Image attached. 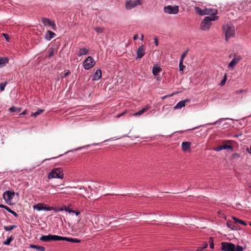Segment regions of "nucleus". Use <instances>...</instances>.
<instances>
[{
	"mask_svg": "<svg viewBox=\"0 0 251 251\" xmlns=\"http://www.w3.org/2000/svg\"><path fill=\"white\" fill-rule=\"evenodd\" d=\"M218 19V16L205 17L201 23L200 29L202 30H209L212 25V22L216 21Z\"/></svg>",
	"mask_w": 251,
	"mask_h": 251,
	"instance_id": "f257e3e1",
	"label": "nucleus"
},
{
	"mask_svg": "<svg viewBox=\"0 0 251 251\" xmlns=\"http://www.w3.org/2000/svg\"><path fill=\"white\" fill-rule=\"evenodd\" d=\"M221 249L224 251H243V248L239 245L235 246L232 243L222 242Z\"/></svg>",
	"mask_w": 251,
	"mask_h": 251,
	"instance_id": "f03ea898",
	"label": "nucleus"
},
{
	"mask_svg": "<svg viewBox=\"0 0 251 251\" xmlns=\"http://www.w3.org/2000/svg\"><path fill=\"white\" fill-rule=\"evenodd\" d=\"M64 174L62 169L60 168H57L52 169L48 175L49 179L53 178H63Z\"/></svg>",
	"mask_w": 251,
	"mask_h": 251,
	"instance_id": "7ed1b4c3",
	"label": "nucleus"
},
{
	"mask_svg": "<svg viewBox=\"0 0 251 251\" xmlns=\"http://www.w3.org/2000/svg\"><path fill=\"white\" fill-rule=\"evenodd\" d=\"M223 28L225 30L226 41H227L230 38L234 36L235 28L233 26L227 25L226 26H223Z\"/></svg>",
	"mask_w": 251,
	"mask_h": 251,
	"instance_id": "20e7f679",
	"label": "nucleus"
},
{
	"mask_svg": "<svg viewBox=\"0 0 251 251\" xmlns=\"http://www.w3.org/2000/svg\"><path fill=\"white\" fill-rule=\"evenodd\" d=\"M40 240L43 242H49L50 241H61V236L56 235L49 234L42 235Z\"/></svg>",
	"mask_w": 251,
	"mask_h": 251,
	"instance_id": "39448f33",
	"label": "nucleus"
},
{
	"mask_svg": "<svg viewBox=\"0 0 251 251\" xmlns=\"http://www.w3.org/2000/svg\"><path fill=\"white\" fill-rule=\"evenodd\" d=\"M95 63L93 57L89 56L83 61V66L85 70H88L94 66Z\"/></svg>",
	"mask_w": 251,
	"mask_h": 251,
	"instance_id": "423d86ee",
	"label": "nucleus"
},
{
	"mask_svg": "<svg viewBox=\"0 0 251 251\" xmlns=\"http://www.w3.org/2000/svg\"><path fill=\"white\" fill-rule=\"evenodd\" d=\"M34 209L37 210V211H50L52 208L51 206L44 203H38L33 206Z\"/></svg>",
	"mask_w": 251,
	"mask_h": 251,
	"instance_id": "0eeeda50",
	"label": "nucleus"
},
{
	"mask_svg": "<svg viewBox=\"0 0 251 251\" xmlns=\"http://www.w3.org/2000/svg\"><path fill=\"white\" fill-rule=\"evenodd\" d=\"M142 4L141 0H129L126 3V7L127 9H131L132 8L140 5Z\"/></svg>",
	"mask_w": 251,
	"mask_h": 251,
	"instance_id": "6e6552de",
	"label": "nucleus"
},
{
	"mask_svg": "<svg viewBox=\"0 0 251 251\" xmlns=\"http://www.w3.org/2000/svg\"><path fill=\"white\" fill-rule=\"evenodd\" d=\"M178 11L177 6L168 5L164 8V11L166 13L176 14L178 12Z\"/></svg>",
	"mask_w": 251,
	"mask_h": 251,
	"instance_id": "1a4fd4ad",
	"label": "nucleus"
},
{
	"mask_svg": "<svg viewBox=\"0 0 251 251\" xmlns=\"http://www.w3.org/2000/svg\"><path fill=\"white\" fill-rule=\"evenodd\" d=\"M14 195L15 194L14 192H11L9 191H6L3 194V198L6 202V203L9 204V202H10L13 198Z\"/></svg>",
	"mask_w": 251,
	"mask_h": 251,
	"instance_id": "9d476101",
	"label": "nucleus"
},
{
	"mask_svg": "<svg viewBox=\"0 0 251 251\" xmlns=\"http://www.w3.org/2000/svg\"><path fill=\"white\" fill-rule=\"evenodd\" d=\"M145 54V48L144 46L142 45L140 47H138L137 50V57L136 60L140 59L142 58L144 55Z\"/></svg>",
	"mask_w": 251,
	"mask_h": 251,
	"instance_id": "9b49d317",
	"label": "nucleus"
},
{
	"mask_svg": "<svg viewBox=\"0 0 251 251\" xmlns=\"http://www.w3.org/2000/svg\"><path fill=\"white\" fill-rule=\"evenodd\" d=\"M42 20L44 25L51 26L53 30H54L56 29V25L53 21H51L50 19L47 18H43Z\"/></svg>",
	"mask_w": 251,
	"mask_h": 251,
	"instance_id": "f8f14e48",
	"label": "nucleus"
},
{
	"mask_svg": "<svg viewBox=\"0 0 251 251\" xmlns=\"http://www.w3.org/2000/svg\"><path fill=\"white\" fill-rule=\"evenodd\" d=\"M204 13L205 15H210V16H217L216 15L217 14L218 11L217 9L212 8H204Z\"/></svg>",
	"mask_w": 251,
	"mask_h": 251,
	"instance_id": "ddd939ff",
	"label": "nucleus"
},
{
	"mask_svg": "<svg viewBox=\"0 0 251 251\" xmlns=\"http://www.w3.org/2000/svg\"><path fill=\"white\" fill-rule=\"evenodd\" d=\"M233 147L232 145H228L226 144H223V145L219 146L216 148H215L214 150V151H221L222 150H226V149H230L232 150Z\"/></svg>",
	"mask_w": 251,
	"mask_h": 251,
	"instance_id": "4468645a",
	"label": "nucleus"
},
{
	"mask_svg": "<svg viewBox=\"0 0 251 251\" xmlns=\"http://www.w3.org/2000/svg\"><path fill=\"white\" fill-rule=\"evenodd\" d=\"M191 143L190 142H183L182 143V150L184 151H189L191 150Z\"/></svg>",
	"mask_w": 251,
	"mask_h": 251,
	"instance_id": "2eb2a0df",
	"label": "nucleus"
},
{
	"mask_svg": "<svg viewBox=\"0 0 251 251\" xmlns=\"http://www.w3.org/2000/svg\"><path fill=\"white\" fill-rule=\"evenodd\" d=\"M61 241H66L71 243H80V240L77 238H69L61 236Z\"/></svg>",
	"mask_w": 251,
	"mask_h": 251,
	"instance_id": "dca6fc26",
	"label": "nucleus"
},
{
	"mask_svg": "<svg viewBox=\"0 0 251 251\" xmlns=\"http://www.w3.org/2000/svg\"><path fill=\"white\" fill-rule=\"evenodd\" d=\"M101 77V70L100 69H98L96 70L95 73L94 74L92 77V80H98Z\"/></svg>",
	"mask_w": 251,
	"mask_h": 251,
	"instance_id": "f3484780",
	"label": "nucleus"
},
{
	"mask_svg": "<svg viewBox=\"0 0 251 251\" xmlns=\"http://www.w3.org/2000/svg\"><path fill=\"white\" fill-rule=\"evenodd\" d=\"M56 36V34L50 30H48L45 36V39L46 40L50 41Z\"/></svg>",
	"mask_w": 251,
	"mask_h": 251,
	"instance_id": "a211bd4d",
	"label": "nucleus"
},
{
	"mask_svg": "<svg viewBox=\"0 0 251 251\" xmlns=\"http://www.w3.org/2000/svg\"><path fill=\"white\" fill-rule=\"evenodd\" d=\"M188 100H183L178 102L176 105L174 107L175 109H180L183 107L185 106V102L188 101Z\"/></svg>",
	"mask_w": 251,
	"mask_h": 251,
	"instance_id": "6ab92c4d",
	"label": "nucleus"
},
{
	"mask_svg": "<svg viewBox=\"0 0 251 251\" xmlns=\"http://www.w3.org/2000/svg\"><path fill=\"white\" fill-rule=\"evenodd\" d=\"M9 62V59L7 57H0V68L5 66Z\"/></svg>",
	"mask_w": 251,
	"mask_h": 251,
	"instance_id": "aec40b11",
	"label": "nucleus"
},
{
	"mask_svg": "<svg viewBox=\"0 0 251 251\" xmlns=\"http://www.w3.org/2000/svg\"><path fill=\"white\" fill-rule=\"evenodd\" d=\"M30 248L35 249L37 251H45L46 249L44 247L35 245H30Z\"/></svg>",
	"mask_w": 251,
	"mask_h": 251,
	"instance_id": "412c9836",
	"label": "nucleus"
},
{
	"mask_svg": "<svg viewBox=\"0 0 251 251\" xmlns=\"http://www.w3.org/2000/svg\"><path fill=\"white\" fill-rule=\"evenodd\" d=\"M162 71V69L159 66H153L152 68V74L154 75H157L158 74Z\"/></svg>",
	"mask_w": 251,
	"mask_h": 251,
	"instance_id": "4be33fe9",
	"label": "nucleus"
},
{
	"mask_svg": "<svg viewBox=\"0 0 251 251\" xmlns=\"http://www.w3.org/2000/svg\"><path fill=\"white\" fill-rule=\"evenodd\" d=\"M232 219L234 220V223L236 224L239 223L244 226H246L247 225V224L244 221L240 220L235 217H232Z\"/></svg>",
	"mask_w": 251,
	"mask_h": 251,
	"instance_id": "5701e85b",
	"label": "nucleus"
},
{
	"mask_svg": "<svg viewBox=\"0 0 251 251\" xmlns=\"http://www.w3.org/2000/svg\"><path fill=\"white\" fill-rule=\"evenodd\" d=\"M88 50L85 48H80L79 50L78 56H81L83 55H86L88 53Z\"/></svg>",
	"mask_w": 251,
	"mask_h": 251,
	"instance_id": "b1692460",
	"label": "nucleus"
},
{
	"mask_svg": "<svg viewBox=\"0 0 251 251\" xmlns=\"http://www.w3.org/2000/svg\"><path fill=\"white\" fill-rule=\"evenodd\" d=\"M148 109V107H145L143 109H142L141 110H140V111H139L138 112H136V113H135L134 114H133V116H140V115H142L145 112H146V111H147V110Z\"/></svg>",
	"mask_w": 251,
	"mask_h": 251,
	"instance_id": "393cba45",
	"label": "nucleus"
},
{
	"mask_svg": "<svg viewBox=\"0 0 251 251\" xmlns=\"http://www.w3.org/2000/svg\"><path fill=\"white\" fill-rule=\"evenodd\" d=\"M21 107H16L15 106H12L9 109V111L11 112H19L21 111Z\"/></svg>",
	"mask_w": 251,
	"mask_h": 251,
	"instance_id": "a878e982",
	"label": "nucleus"
},
{
	"mask_svg": "<svg viewBox=\"0 0 251 251\" xmlns=\"http://www.w3.org/2000/svg\"><path fill=\"white\" fill-rule=\"evenodd\" d=\"M196 13L200 15H204V9H201L200 7L196 6L195 7Z\"/></svg>",
	"mask_w": 251,
	"mask_h": 251,
	"instance_id": "bb28decb",
	"label": "nucleus"
},
{
	"mask_svg": "<svg viewBox=\"0 0 251 251\" xmlns=\"http://www.w3.org/2000/svg\"><path fill=\"white\" fill-rule=\"evenodd\" d=\"M65 210L66 211H68L69 213H75L76 216H78L80 214V212L78 211H75L68 207L66 208L65 207Z\"/></svg>",
	"mask_w": 251,
	"mask_h": 251,
	"instance_id": "cd10ccee",
	"label": "nucleus"
},
{
	"mask_svg": "<svg viewBox=\"0 0 251 251\" xmlns=\"http://www.w3.org/2000/svg\"><path fill=\"white\" fill-rule=\"evenodd\" d=\"M16 225H13V226H4L3 228L5 231H11L17 227Z\"/></svg>",
	"mask_w": 251,
	"mask_h": 251,
	"instance_id": "c85d7f7f",
	"label": "nucleus"
},
{
	"mask_svg": "<svg viewBox=\"0 0 251 251\" xmlns=\"http://www.w3.org/2000/svg\"><path fill=\"white\" fill-rule=\"evenodd\" d=\"M14 239V237L12 236L10 237H8L7 239L4 241L3 243L4 245H9L11 242V241Z\"/></svg>",
	"mask_w": 251,
	"mask_h": 251,
	"instance_id": "c756f323",
	"label": "nucleus"
},
{
	"mask_svg": "<svg viewBox=\"0 0 251 251\" xmlns=\"http://www.w3.org/2000/svg\"><path fill=\"white\" fill-rule=\"evenodd\" d=\"M44 111V109H38V110L36 112H35L34 113H32L31 115V116L35 117L40 115Z\"/></svg>",
	"mask_w": 251,
	"mask_h": 251,
	"instance_id": "7c9ffc66",
	"label": "nucleus"
},
{
	"mask_svg": "<svg viewBox=\"0 0 251 251\" xmlns=\"http://www.w3.org/2000/svg\"><path fill=\"white\" fill-rule=\"evenodd\" d=\"M236 64L237 63H236L235 61L233 60H232L228 65V68L229 69L230 68L233 69L235 67Z\"/></svg>",
	"mask_w": 251,
	"mask_h": 251,
	"instance_id": "2f4dec72",
	"label": "nucleus"
},
{
	"mask_svg": "<svg viewBox=\"0 0 251 251\" xmlns=\"http://www.w3.org/2000/svg\"><path fill=\"white\" fill-rule=\"evenodd\" d=\"M49 51H50V53H49V54L48 55V57L49 58H51L52 57H53L55 53V52H56L55 51V50L54 49H53V48H51L49 50Z\"/></svg>",
	"mask_w": 251,
	"mask_h": 251,
	"instance_id": "473e14b6",
	"label": "nucleus"
},
{
	"mask_svg": "<svg viewBox=\"0 0 251 251\" xmlns=\"http://www.w3.org/2000/svg\"><path fill=\"white\" fill-rule=\"evenodd\" d=\"M6 210L9 213L13 214L15 217H18V215L14 211L12 210L9 207H7Z\"/></svg>",
	"mask_w": 251,
	"mask_h": 251,
	"instance_id": "72a5a7b5",
	"label": "nucleus"
},
{
	"mask_svg": "<svg viewBox=\"0 0 251 251\" xmlns=\"http://www.w3.org/2000/svg\"><path fill=\"white\" fill-rule=\"evenodd\" d=\"M94 29H95V31L98 33H101L103 32V31L104 30V28L103 27H95Z\"/></svg>",
	"mask_w": 251,
	"mask_h": 251,
	"instance_id": "f704fd0d",
	"label": "nucleus"
},
{
	"mask_svg": "<svg viewBox=\"0 0 251 251\" xmlns=\"http://www.w3.org/2000/svg\"><path fill=\"white\" fill-rule=\"evenodd\" d=\"M242 59V57L240 55H234V58L232 60H234L236 63H238Z\"/></svg>",
	"mask_w": 251,
	"mask_h": 251,
	"instance_id": "c9c22d12",
	"label": "nucleus"
},
{
	"mask_svg": "<svg viewBox=\"0 0 251 251\" xmlns=\"http://www.w3.org/2000/svg\"><path fill=\"white\" fill-rule=\"evenodd\" d=\"M183 61H180L179 64V71L182 72H183L184 69L185 67V66L183 65Z\"/></svg>",
	"mask_w": 251,
	"mask_h": 251,
	"instance_id": "e433bc0d",
	"label": "nucleus"
},
{
	"mask_svg": "<svg viewBox=\"0 0 251 251\" xmlns=\"http://www.w3.org/2000/svg\"><path fill=\"white\" fill-rule=\"evenodd\" d=\"M226 76H227V74H225V75H224V78L222 79V80L221 81V83H220V85L221 86H223L226 83Z\"/></svg>",
	"mask_w": 251,
	"mask_h": 251,
	"instance_id": "4c0bfd02",
	"label": "nucleus"
},
{
	"mask_svg": "<svg viewBox=\"0 0 251 251\" xmlns=\"http://www.w3.org/2000/svg\"><path fill=\"white\" fill-rule=\"evenodd\" d=\"M189 50H187L186 51L184 52L181 55L180 61H183L184 58L185 57Z\"/></svg>",
	"mask_w": 251,
	"mask_h": 251,
	"instance_id": "58836bf2",
	"label": "nucleus"
},
{
	"mask_svg": "<svg viewBox=\"0 0 251 251\" xmlns=\"http://www.w3.org/2000/svg\"><path fill=\"white\" fill-rule=\"evenodd\" d=\"M7 84V82L4 83H1L0 84V90L1 91H2L4 90L5 86Z\"/></svg>",
	"mask_w": 251,
	"mask_h": 251,
	"instance_id": "ea45409f",
	"label": "nucleus"
},
{
	"mask_svg": "<svg viewBox=\"0 0 251 251\" xmlns=\"http://www.w3.org/2000/svg\"><path fill=\"white\" fill-rule=\"evenodd\" d=\"M207 247H208L207 243L204 242L202 244V247L200 249H198V251H201L202 250L207 248Z\"/></svg>",
	"mask_w": 251,
	"mask_h": 251,
	"instance_id": "a19ab883",
	"label": "nucleus"
},
{
	"mask_svg": "<svg viewBox=\"0 0 251 251\" xmlns=\"http://www.w3.org/2000/svg\"><path fill=\"white\" fill-rule=\"evenodd\" d=\"M2 35L4 37V38L6 41L9 42L10 39H9V35L8 34L3 33L2 34Z\"/></svg>",
	"mask_w": 251,
	"mask_h": 251,
	"instance_id": "79ce46f5",
	"label": "nucleus"
},
{
	"mask_svg": "<svg viewBox=\"0 0 251 251\" xmlns=\"http://www.w3.org/2000/svg\"><path fill=\"white\" fill-rule=\"evenodd\" d=\"M227 226L229 227V228H230L231 229H232V230H235L236 229V227L235 226H234V225H232L231 224H229L228 223H227Z\"/></svg>",
	"mask_w": 251,
	"mask_h": 251,
	"instance_id": "37998d69",
	"label": "nucleus"
},
{
	"mask_svg": "<svg viewBox=\"0 0 251 251\" xmlns=\"http://www.w3.org/2000/svg\"><path fill=\"white\" fill-rule=\"evenodd\" d=\"M209 242L210 248L211 249H213L214 245L213 239H212V238L211 237L210 238V240H209Z\"/></svg>",
	"mask_w": 251,
	"mask_h": 251,
	"instance_id": "c03bdc74",
	"label": "nucleus"
},
{
	"mask_svg": "<svg viewBox=\"0 0 251 251\" xmlns=\"http://www.w3.org/2000/svg\"><path fill=\"white\" fill-rule=\"evenodd\" d=\"M224 120H225V119H224V118H221V119H219L218 121H217L216 122L213 123L208 124V125H215L217 123L220 122L222 121H223Z\"/></svg>",
	"mask_w": 251,
	"mask_h": 251,
	"instance_id": "a18cd8bd",
	"label": "nucleus"
},
{
	"mask_svg": "<svg viewBox=\"0 0 251 251\" xmlns=\"http://www.w3.org/2000/svg\"><path fill=\"white\" fill-rule=\"evenodd\" d=\"M232 158H239L240 157V155L238 153H234L233 154L232 156Z\"/></svg>",
	"mask_w": 251,
	"mask_h": 251,
	"instance_id": "49530a36",
	"label": "nucleus"
},
{
	"mask_svg": "<svg viewBox=\"0 0 251 251\" xmlns=\"http://www.w3.org/2000/svg\"><path fill=\"white\" fill-rule=\"evenodd\" d=\"M51 208H52V209H51V210H53L55 212H57L60 210H62V209H58V208H56V207H51Z\"/></svg>",
	"mask_w": 251,
	"mask_h": 251,
	"instance_id": "de8ad7c7",
	"label": "nucleus"
},
{
	"mask_svg": "<svg viewBox=\"0 0 251 251\" xmlns=\"http://www.w3.org/2000/svg\"><path fill=\"white\" fill-rule=\"evenodd\" d=\"M70 72L69 71H68L66 73H65L64 74V75L63 76V77H67L70 74Z\"/></svg>",
	"mask_w": 251,
	"mask_h": 251,
	"instance_id": "09e8293b",
	"label": "nucleus"
},
{
	"mask_svg": "<svg viewBox=\"0 0 251 251\" xmlns=\"http://www.w3.org/2000/svg\"><path fill=\"white\" fill-rule=\"evenodd\" d=\"M27 114V111L26 110H24L21 113L19 114L20 116L22 115H25Z\"/></svg>",
	"mask_w": 251,
	"mask_h": 251,
	"instance_id": "8fccbe9b",
	"label": "nucleus"
},
{
	"mask_svg": "<svg viewBox=\"0 0 251 251\" xmlns=\"http://www.w3.org/2000/svg\"><path fill=\"white\" fill-rule=\"evenodd\" d=\"M154 43L156 46L158 45V41L157 37L154 38Z\"/></svg>",
	"mask_w": 251,
	"mask_h": 251,
	"instance_id": "3c124183",
	"label": "nucleus"
},
{
	"mask_svg": "<svg viewBox=\"0 0 251 251\" xmlns=\"http://www.w3.org/2000/svg\"><path fill=\"white\" fill-rule=\"evenodd\" d=\"M7 207V206H6V205L0 204V208H2L6 210Z\"/></svg>",
	"mask_w": 251,
	"mask_h": 251,
	"instance_id": "603ef678",
	"label": "nucleus"
},
{
	"mask_svg": "<svg viewBox=\"0 0 251 251\" xmlns=\"http://www.w3.org/2000/svg\"><path fill=\"white\" fill-rule=\"evenodd\" d=\"M125 114V112H123L120 114L118 115L116 117L117 118H120L121 116H123Z\"/></svg>",
	"mask_w": 251,
	"mask_h": 251,
	"instance_id": "864d4df0",
	"label": "nucleus"
},
{
	"mask_svg": "<svg viewBox=\"0 0 251 251\" xmlns=\"http://www.w3.org/2000/svg\"><path fill=\"white\" fill-rule=\"evenodd\" d=\"M247 151L251 154V145L250 146V148H248L247 149Z\"/></svg>",
	"mask_w": 251,
	"mask_h": 251,
	"instance_id": "5fc2aeb1",
	"label": "nucleus"
},
{
	"mask_svg": "<svg viewBox=\"0 0 251 251\" xmlns=\"http://www.w3.org/2000/svg\"><path fill=\"white\" fill-rule=\"evenodd\" d=\"M138 38V35L136 34L134 36H133V40H136V39H137Z\"/></svg>",
	"mask_w": 251,
	"mask_h": 251,
	"instance_id": "6e6d98bb",
	"label": "nucleus"
},
{
	"mask_svg": "<svg viewBox=\"0 0 251 251\" xmlns=\"http://www.w3.org/2000/svg\"><path fill=\"white\" fill-rule=\"evenodd\" d=\"M143 38H144V35H143V34H142V35H141V36L140 40H143Z\"/></svg>",
	"mask_w": 251,
	"mask_h": 251,
	"instance_id": "4d7b16f0",
	"label": "nucleus"
},
{
	"mask_svg": "<svg viewBox=\"0 0 251 251\" xmlns=\"http://www.w3.org/2000/svg\"><path fill=\"white\" fill-rule=\"evenodd\" d=\"M178 132L180 133H183L184 131H178Z\"/></svg>",
	"mask_w": 251,
	"mask_h": 251,
	"instance_id": "13d9d810",
	"label": "nucleus"
},
{
	"mask_svg": "<svg viewBox=\"0 0 251 251\" xmlns=\"http://www.w3.org/2000/svg\"><path fill=\"white\" fill-rule=\"evenodd\" d=\"M57 157H52L51 159H54V158H57Z\"/></svg>",
	"mask_w": 251,
	"mask_h": 251,
	"instance_id": "bf43d9fd",
	"label": "nucleus"
},
{
	"mask_svg": "<svg viewBox=\"0 0 251 251\" xmlns=\"http://www.w3.org/2000/svg\"><path fill=\"white\" fill-rule=\"evenodd\" d=\"M62 155V154H60V155H59L58 157L61 156Z\"/></svg>",
	"mask_w": 251,
	"mask_h": 251,
	"instance_id": "052dcab7",
	"label": "nucleus"
},
{
	"mask_svg": "<svg viewBox=\"0 0 251 251\" xmlns=\"http://www.w3.org/2000/svg\"><path fill=\"white\" fill-rule=\"evenodd\" d=\"M249 225L251 226V223H250L249 224Z\"/></svg>",
	"mask_w": 251,
	"mask_h": 251,
	"instance_id": "680f3d73",
	"label": "nucleus"
},
{
	"mask_svg": "<svg viewBox=\"0 0 251 251\" xmlns=\"http://www.w3.org/2000/svg\"><path fill=\"white\" fill-rule=\"evenodd\" d=\"M250 187L251 188V185L250 186Z\"/></svg>",
	"mask_w": 251,
	"mask_h": 251,
	"instance_id": "e2e57ef3",
	"label": "nucleus"
}]
</instances>
